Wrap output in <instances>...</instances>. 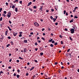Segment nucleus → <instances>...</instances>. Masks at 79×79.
I'll return each instance as SVG.
<instances>
[{
  "mask_svg": "<svg viewBox=\"0 0 79 79\" xmlns=\"http://www.w3.org/2000/svg\"><path fill=\"white\" fill-rule=\"evenodd\" d=\"M29 10H30V11H32V10L33 9H31V8H29Z\"/></svg>",
  "mask_w": 79,
  "mask_h": 79,
  "instance_id": "c756f323",
  "label": "nucleus"
},
{
  "mask_svg": "<svg viewBox=\"0 0 79 79\" xmlns=\"http://www.w3.org/2000/svg\"><path fill=\"white\" fill-rule=\"evenodd\" d=\"M12 61V59H10V60H9V62H11Z\"/></svg>",
  "mask_w": 79,
  "mask_h": 79,
  "instance_id": "09e8293b",
  "label": "nucleus"
},
{
  "mask_svg": "<svg viewBox=\"0 0 79 79\" xmlns=\"http://www.w3.org/2000/svg\"><path fill=\"white\" fill-rule=\"evenodd\" d=\"M70 50V49H69L67 51V52H69V51Z\"/></svg>",
  "mask_w": 79,
  "mask_h": 79,
  "instance_id": "3c124183",
  "label": "nucleus"
},
{
  "mask_svg": "<svg viewBox=\"0 0 79 79\" xmlns=\"http://www.w3.org/2000/svg\"><path fill=\"white\" fill-rule=\"evenodd\" d=\"M26 75L27 76L29 75V73H26Z\"/></svg>",
  "mask_w": 79,
  "mask_h": 79,
  "instance_id": "c03bdc74",
  "label": "nucleus"
},
{
  "mask_svg": "<svg viewBox=\"0 0 79 79\" xmlns=\"http://www.w3.org/2000/svg\"><path fill=\"white\" fill-rule=\"evenodd\" d=\"M11 55V54L10 53L9 54V56H10Z\"/></svg>",
  "mask_w": 79,
  "mask_h": 79,
  "instance_id": "338daca9",
  "label": "nucleus"
},
{
  "mask_svg": "<svg viewBox=\"0 0 79 79\" xmlns=\"http://www.w3.org/2000/svg\"><path fill=\"white\" fill-rule=\"evenodd\" d=\"M34 61H35V63H38V61L36 60H34Z\"/></svg>",
  "mask_w": 79,
  "mask_h": 79,
  "instance_id": "4be33fe9",
  "label": "nucleus"
},
{
  "mask_svg": "<svg viewBox=\"0 0 79 79\" xmlns=\"http://www.w3.org/2000/svg\"><path fill=\"white\" fill-rule=\"evenodd\" d=\"M19 59H20V60H23V58H22L21 57H19Z\"/></svg>",
  "mask_w": 79,
  "mask_h": 79,
  "instance_id": "7c9ffc66",
  "label": "nucleus"
},
{
  "mask_svg": "<svg viewBox=\"0 0 79 79\" xmlns=\"http://www.w3.org/2000/svg\"><path fill=\"white\" fill-rule=\"evenodd\" d=\"M53 22H55L56 21V19L55 18H53Z\"/></svg>",
  "mask_w": 79,
  "mask_h": 79,
  "instance_id": "6ab92c4d",
  "label": "nucleus"
},
{
  "mask_svg": "<svg viewBox=\"0 0 79 79\" xmlns=\"http://www.w3.org/2000/svg\"><path fill=\"white\" fill-rule=\"evenodd\" d=\"M55 24L56 25V26H57V25H58V23H55Z\"/></svg>",
  "mask_w": 79,
  "mask_h": 79,
  "instance_id": "052dcab7",
  "label": "nucleus"
},
{
  "mask_svg": "<svg viewBox=\"0 0 79 79\" xmlns=\"http://www.w3.org/2000/svg\"><path fill=\"white\" fill-rule=\"evenodd\" d=\"M34 25L35 26H39V25L38 23H37V22H35L34 23Z\"/></svg>",
  "mask_w": 79,
  "mask_h": 79,
  "instance_id": "39448f33",
  "label": "nucleus"
},
{
  "mask_svg": "<svg viewBox=\"0 0 79 79\" xmlns=\"http://www.w3.org/2000/svg\"><path fill=\"white\" fill-rule=\"evenodd\" d=\"M35 45H37V43H35Z\"/></svg>",
  "mask_w": 79,
  "mask_h": 79,
  "instance_id": "69168bd1",
  "label": "nucleus"
},
{
  "mask_svg": "<svg viewBox=\"0 0 79 79\" xmlns=\"http://www.w3.org/2000/svg\"><path fill=\"white\" fill-rule=\"evenodd\" d=\"M16 62L17 63H19V60H17V61H16Z\"/></svg>",
  "mask_w": 79,
  "mask_h": 79,
  "instance_id": "4d7b16f0",
  "label": "nucleus"
},
{
  "mask_svg": "<svg viewBox=\"0 0 79 79\" xmlns=\"http://www.w3.org/2000/svg\"><path fill=\"white\" fill-rule=\"evenodd\" d=\"M3 37H2V38H0V40H3Z\"/></svg>",
  "mask_w": 79,
  "mask_h": 79,
  "instance_id": "58836bf2",
  "label": "nucleus"
},
{
  "mask_svg": "<svg viewBox=\"0 0 79 79\" xmlns=\"http://www.w3.org/2000/svg\"><path fill=\"white\" fill-rule=\"evenodd\" d=\"M11 66H9L8 67L9 69H11Z\"/></svg>",
  "mask_w": 79,
  "mask_h": 79,
  "instance_id": "e2e57ef3",
  "label": "nucleus"
},
{
  "mask_svg": "<svg viewBox=\"0 0 79 79\" xmlns=\"http://www.w3.org/2000/svg\"><path fill=\"white\" fill-rule=\"evenodd\" d=\"M31 4H32V2H30L29 3H28L27 6H30V5H31Z\"/></svg>",
  "mask_w": 79,
  "mask_h": 79,
  "instance_id": "6e6552de",
  "label": "nucleus"
},
{
  "mask_svg": "<svg viewBox=\"0 0 79 79\" xmlns=\"http://www.w3.org/2000/svg\"><path fill=\"white\" fill-rule=\"evenodd\" d=\"M23 52H24V53H26V52H27V48H24V50H23Z\"/></svg>",
  "mask_w": 79,
  "mask_h": 79,
  "instance_id": "423d86ee",
  "label": "nucleus"
},
{
  "mask_svg": "<svg viewBox=\"0 0 79 79\" xmlns=\"http://www.w3.org/2000/svg\"><path fill=\"white\" fill-rule=\"evenodd\" d=\"M10 44H7L6 45V47H9V46H10Z\"/></svg>",
  "mask_w": 79,
  "mask_h": 79,
  "instance_id": "a878e982",
  "label": "nucleus"
},
{
  "mask_svg": "<svg viewBox=\"0 0 79 79\" xmlns=\"http://www.w3.org/2000/svg\"><path fill=\"white\" fill-rule=\"evenodd\" d=\"M14 76H16V73H15L14 74Z\"/></svg>",
  "mask_w": 79,
  "mask_h": 79,
  "instance_id": "13d9d810",
  "label": "nucleus"
},
{
  "mask_svg": "<svg viewBox=\"0 0 79 79\" xmlns=\"http://www.w3.org/2000/svg\"><path fill=\"white\" fill-rule=\"evenodd\" d=\"M74 18H76V19H77V18H78V17L77 16H75L74 17Z\"/></svg>",
  "mask_w": 79,
  "mask_h": 79,
  "instance_id": "c9c22d12",
  "label": "nucleus"
},
{
  "mask_svg": "<svg viewBox=\"0 0 79 79\" xmlns=\"http://www.w3.org/2000/svg\"><path fill=\"white\" fill-rule=\"evenodd\" d=\"M9 23L10 24H11V22L10 20L9 21Z\"/></svg>",
  "mask_w": 79,
  "mask_h": 79,
  "instance_id": "a18cd8bd",
  "label": "nucleus"
},
{
  "mask_svg": "<svg viewBox=\"0 0 79 79\" xmlns=\"http://www.w3.org/2000/svg\"><path fill=\"white\" fill-rule=\"evenodd\" d=\"M50 18L51 19H53V17L52 16H51Z\"/></svg>",
  "mask_w": 79,
  "mask_h": 79,
  "instance_id": "5fc2aeb1",
  "label": "nucleus"
},
{
  "mask_svg": "<svg viewBox=\"0 0 79 79\" xmlns=\"http://www.w3.org/2000/svg\"><path fill=\"white\" fill-rule=\"evenodd\" d=\"M2 8H0V13H1V12H2Z\"/></svg>",
  "mask_w": 79,
  "mask_h": 79,
  "instance_id": "473e14b6",
  "label": "nucleus"
},
{
  "mask_svg": "<svg viewBox=\"0 0 79 79\" xmlns=\"http://www.w3.org/2000/svg\"><path fill=\"white\" fill-rule=\"evenodd\" d=\"M7 34H8V31H6V33H5L6 35H7Z\"/></svg>",
  "mask_w": 79,
  "mask_h": 79,
  "instance_id": "b1692460",
  "label": "nucleus"
},
{
  "mask_svg": "<svg viewBox=\"0 0 79 79\" xmlns=\"http://www.w3.org/2000/svg\"><path fill=\"white\" fill-rule=\"evenodd\" d=\"M78 8V7H75V8H74V10H76Z\"/></svg>",
  "mask_w": 79,
  "mask_h": 79,
  "instance_id": "393cba45",
  "label": "nucleus"
},
{
  "mask_svg": "<svg viewBox=\"0 0 79 79\" xmlns=\"http://www.w3.org/2000/svg\"><path fill=\"white\" fill-rule=\"evenodd\" d=\"M51 11H52V12H53V11H54V9H51Z\"/></svg>",
  "mask_w": 79,
  "mask_h": 79,
  "instance_id": "e433bc0d",
  "label": "nucleus"
},
{
  "mask_svg": "<svg viewBox=\"0 0 79 79\" xmlns=\"http://www.w3.org/2000/svg\"><path fill=\"white\" fill-rule=\"evenodd\" d=\"M58 64L57 62H55V65H56V64Z\"/></svg>",
  "mask_w": 79,
  "mask_h": 79,
  "instance_id": "0e129e2a",
  "label": "nucleus"
},
{
  "mask_svg": "<svg viewBox=\"0 0 79 79\" xmlns=\"http://www.w3.org/2000/svg\"><path fill=\"white\" fill-rule=\"evenodd\" d=\"M17 34H18L17 33H15L13 34V35L14 36H16V35H17Z\"/></svg>",
  "mask_w": 79,
  "mask_h": 79,
  "instance_id": "0eeeda50",
  "label": "nucleus"
},
{
  "mask_svg": "<svg viewBox=\"0 0 79 79\" xmlns=\"http://www.w3.org/2000/svg\"><path fill=\"white\" fill-rule=\"evenodd\" d=\"M39 39H40V37H37V40H39Z\"/></svg>",
  "mask_w": 79,
  "mask_h": 79,
  "instance_id": "680f3d73",
  "label": "nucleus"
},
{
  "mask_svg": "<svg viewBox=\"0 0 79 79\" xmlns=\"http://www.w3.org/2000/svg\"><path fill=\"white\" fill-rule=\"evenodd\" d=\"M66 10H64V15H65V14H66Z\"/></svg>",
  "mask_w": 79,
  "mask_h": 79,
  "instance_id": "8fccbe9b",
  "label": "nucleus"
},
{
  "mask_svg": "<svg viewBox=\"0 0 79 79\" xmlns=\"http://www.w3.org/2000/svg\"><path fill=\"white\" fill-rule=\"evenodd\" d=\"M73 21H74V19H72L70 21V23H73Z\"/></svg>",
  "mask_w": 79,
  "mask_h": 79,
  "instance_id": "1a4fd4ad",
  "label": "nucleus"
},
{
  "mask_svg": "<svg viewBox=\"0 0 79 79\" xmlns=\"http://www.w3.org/2000/svg\"><path fill=\"white\" fill-rule=\"evenodd\" d=\"M70 31H71V34H74V29H73V28H72L70 30Z\"/></svg>",
  "mask_w": 79,
  "mask_h": 79,
  "instance_id": "f03ea898",
  "label": "nucleus"
},
{
  "mask_svg": "<svg viewBox=\"0 0 79 79\" xmlns=\"http://www.w3.org/2000/svg\"><path fill=\"white\" fill-rule=\"evenodd\" d=\"M59 37H60V38H62V36H61V35H59Z\"/></svg>",
  "mask_w": 79,
  "mask_h": 79,
  "instance_id": "6e6d98bb",
  "label": "nucleus"
},
{
  "mask_svg": "<svg viewBox=\"0 0 79 79\" xmlns=\"http://www.w3.org/2000/svg\"><path fill=\"white\" fill-rule=\"evenodd\" d=\"M10 44L11 45H13L14 43H13V41H11L10 42Z\"/></svg>",
  "mask_w": 79,
  "mask_h": 79,
  "instance_id": "9d476101",
  "label": "nucleus"
},
{
  "mask_svg": "<svg viewBox=\"0 0 79 79\" xmlns=\"http://www.w3.org/2000/svg\"><path fill=\"white\" fill-rule=\"evenodd\" d=\"M7 38L9 39H11V37H10V36H8Z\"/></svg>",
  "mask_w": 79,
  "mask_h": 79,
  "instance_id": "de8ad7c7",
  "label": "nucleus"
},
{
  "mask_svg": "<svg viewBox=\"0 0 79 79\" xmlns=\"http://www.w3.org/2000/svg\"><path fill=\"white\" fill-rule=\"evenodd\" d=\"M19 37H22V35L21 34H20L19 35Z\"/></svg>",
  "mask_w": 79,
  "mask_h": 79,
  "instance_id": "49530a36",
  "label": "nucleus"
},
{
  "mask_svg": "<svg viewBox=\"0 0 79 79\" xmlns=\"http://www.w3.org/2000/svg\"><path fill=\"white\" fill-rule=\"evenodd\" d=\"M1 36H2V37L3 38V39H4V36L3 35V34L1 35Z\"/></svg>",
  "mask_w": 79,
  "mask_h": 79,
  "instance_id": "4c0bfd02",
  "label": "nucleus"
},
{
  "mask_svg": "<svg viewBox=\"0 0 79 79\" xmlns=\"http://www.w3.org/2000/svg\"><path fill=\"white\" fill-rule=\"evenodd\" d=\"M3 13L4 14H6V11H3Z\"/></svg>",
  "mask_w": 79,
  "mask_h": 79,
  "instance_id": "bb28decb",
  "label": "nucleus"
},
{
  "mask_svg": "<svg viewBox=\"0 0 79 79\" xmlns=\"http://www.w3.org/2000/svg\"><path fill=\"white\" fill-rule=\"evenodd\" d=\"M48 30L49 31H50V30H51V29H50V28L48 27Z\"/></svg>",
  "mask_w": 79,
  "mask_h": 79,
  "instance_id": "603ef678",
  "label": "nucleus"
},
{
  "mask_svg": "<svg viewBox=\"0 0 79 79\" xmlns=\"http://www.w3.org/2000/svg\"><path fill=\"white\" fill-rule=\"evenodd\" d=\"M22 1H20L19 2V3H20V4H22Z\"/></svg>",
  "mask_w": 79,
  "mask_h": 79,
  "instance_id": "a19ab883",
  "label": "nucleus"
},
{
  "mask_svg": "<svg viewBox=\"0 0 79 79\" xmlns=\"http://www.w3.org/2000/svg\"><path fill=\"white\" fill-rule=\"evenodd\" d=\"M34 69V67H32L30 70V71H32V70H33V69Z\"/></svg>",
  "mask_w": 79,
  "mask_h": 79,
  "instance_id": "4468645a",
  "label": "nucleus"
},
{
  "mask_svg": "<svg viewBox=\"0 0 79 79\" xmlns=\"http://www.w3.org/2000/svg\"><path fill=\"white\" fill-rule=\"evenodd\" d=\"M7 27H8V29H9V31H12V29H11L10 28V27L8 26Z\"/></svg>",
  "mask_w": 79,
  "mask_h": 79,
  "instance_id": "f8f14e48",
  "label": "nucleus"
},
{
  "mask_svg": "<svg viewBox=\"0 0 79 79\" xmlns=\"http://www.w3.org/2000/svg\"><path fill=\"white\" fill-rule=\"evenodd\" d=\"M57 44H58V43L57 42H56L55 44H54V45H57Z\"/></svg>",
  "mask_w": 79,
  "mask_h": 79,
  "instance_id": "37998d69",
  "label": "nucleus"
},
{
  "mask_svg": "<svg viewBox=\"0 0 79 79\" xmlns=\"http://www.w3.org/2000/svg\"><path fill=\"white\" fill-rule=\"evenodd\" d=\"M0 73L1 74H2V73L3 74V71H1L0 72Z\"/></svg>",
  "mask_w": 79,
  "mask_h": 79,
  "instance_id": "bf43d9fd",
  "label": "nucleus"
},
{
  "mask_svg": "<svg viewBox=\"0 0 79 79\" xmlns=\"http://www.w3.org/2000/svg\"><path fill=\"white\" fill-rule=\"evenodd\" d=\"M44 30H45V28H43L42 29V31H44Z\"/></svg>",
  "mask_w": 79,
  "mask_h": 79,
  "instance_id": "774afa93",
  "label": "nucleus"
},
{
  "mask_svg": "<svg viewBox=\"0 0 79 79\" xmlns=\"http://www.w3.org/2000/svg\"><path fill=\"white\" fill-rule=\"evenodd\" d=\"M11 12H12V11H9L7 14L6 16L8 17V18H10L11 17Z\"/></svg>",
  "mask_w": 79,
  "mask_h": 79,
  "instance_id": "f257e3e1",
  "label": "nucleus"
},
{
  "mask_svg": "<svg viewBox=\"0 0 79 79\" xmlns=\"http://www.w3.org/2000/svg\"><path fill=\"white\" fill-rule=\"evenodd\" d=\"M69 39H70V40H71V41H72V40H73V39H72V38H71V37H69Z\"/></svg>",
  "mask_w": 79,
  "mask_h": 79,
  "instance_id": "cd10ccee",
  "label": "nucleus"
},
{
  "mask_svg": "<svg viewBox=\"0 0 79 79\" xmlns=\"http://www.w3.org/2000/svg\"><path fill=\"white\" fill-rule=\"evenodd\" d=\"M52 40H53V39H51L50 40H49V41L50 42H52Z\"/></svg>",
  "mask_w": 79,
  "mask_h": 79,
  "instance_id": "412c9836",
  "label": "nucleus"
},
{
  "mask_svg": "<svg viewBox=\"0 0 79 79\" xmlns=\"http://www.w3.org/2000/svg\"><path fill=\"white\" fill-rule=\"evenodd\" d=\"M17 73H19L20 72V70H19V69L17 70Z\"/></svg>",
  "mask_w": 79,
  "mask_h": 79,
  "instance_id": "72a5a7b5",
  "label": "nucleus"
},
{
  "mask_svg": "<svg viewBox=\"0 0 79 79\" xmlns=\"http://www.w3.org/2000/svg\"><path fill=\"white\" fill-rule=\"evenodd\" d=\"M2 15L4 16V17H5V16H6V15H5V14H2Z\"/></svg>",
  "mask_w": 79,
  "mask_h": 79,
  "instance_id": "ea45409f",
  "label": "nucleus"
},
{
  "mask_svg": "<svg viewBox=\"0 0 79 79\" xmlns=\"http://www.w3.org/2000/svg\"><path fill=\"white\" fill-rule=\"evenodd\" d=\"M15 11L16 12H18V8H17V7L15 8Z\"/></svg>",
  "mask_w": 79,
  "mask_h": 79,
  "instance_id": "9b49d317",
  "label": "nucleus"
},
{
  "mask_svg": "<svg viewBox=\"0 0 79 79\" xmlns=\"http://www.w3.org/2000/svg\"><path fill=\"white\" fill-rule=\"evenodd\" d=\"M37 42L38 43H40V42H41V41H40V40H38Z\"/></svg>",
  "mask_w": 79,
  "mask_h": 79,
  "instance_id": "2f4dec72",
  "label": "nucleus"
},
{
  "mask_svg": "<svg viewBox=\"0 0 79 79\" xmlns=\"http://www.w3.org/2000/svg\"><path fill=\"white\" fill-rule=\"evenodd\" d=\"M11 33H13V34H15V32H14V31H12L11 32H10Z\"/></svg>",
  "mask_w": 79,
  "mask_h": 79,
  "instance_id": "5701e85b",
  "label": "nucleus"
},
{
  "mask_svg": "<svg viewBox=\"0 0 79 79\" xmlns=\"http://www.w3.org/2000/svg\"><path fill=\"white\" fill-rule=\"evenodd\" d=\"M2 19H3V18L2 17H1L0 18V21H2Z\"/></svg>",
  "mask_w": 79,
  "mask_h": 79,
  "instance_id": "aec40b11",
  "label": "nucleus"
},
{
  "mask_svg": "<svg viewBox=\"0 0 79 79\" xmlns=\"http://www.w3.org/2000/svg\"><path fill=\"white\" fill-rule=\"evenodd\" d=\"M40 56H42L44 55V53L43 52H41L40 53Z\"/></svg>",
  "mask_w": 79,
  "mask_h": 79,
  "instance_id": "dca6fc26",
  "label": "nucleus"
},
{
  "mask_svg": "<svg viewBox=\"0 0 79 79\" xmlns=\"http://www.w3.org/2000/svg\"><path fill=\"white\" fill-rule=\"evenodd\" d=\"M41 39H42L43 40H45V38L43 37L41 38Z\"/></svg>",
  "mask_w": 79,
  "mask_h": 79,
  "instance_id": "f704fd0d",
  "label": "nucleus"
},
{
  "mask_svg": "<svg viewBox=\"0 0 79 79\" xmlns=\"http://www.w3.org/2000/svg\"><path fill=\"white\" fill-rule=\"evenodd\" d=\"M43 7H44L43 6H40V11H43Z\"/></svg>",
  "mask_w": 79,
  "mask_h": 79,
  "instance_id": "20e7f679",
  "label": "nucleus"
},
{
  "mask_svg": "<svg viewBox=\"0 0 79 79\" xmlns=\"http://www.w3.org/2000/svg\"><path fill=\"white\" fill-rule=\"evenodd\" d=\"M52 44H54V43H55V41L54 40H52Z\"/></svg>",
  "mask_w": 79,
  "mask_h": 79,
  "instance_id": "79ce46f5",
  "label": "nucleus"
},
{
  "mask_svg": "<svg viewBox=\"0 0 79 79\" xmlns=\"http://www.w3.org/2000/svg\"><path fill=\"white\" fill-rule=\"evenodd\" d=\"M73 29H75L74 31H77V27L76 26H73Z\"/></svg>",
  "mask_w": 79,
  "mask_h": 79,
  "instance_id": "7ed1b4c3",
  "label": "nucleus"
},
{
  "mask_svg": "<svg viewBox=\"0 0 79 79\" xmlns=\"http://www.w3.org/2000/svg\"><path fill=\"white\" fill-rule=\"evenodd\" d=\"M33 8L34 9H36V8H37V6H33Z\"/></svg>",
  "mask_w": 79,
  "mask_h": 79,
  "instance_id": "f3484780",
  "label": "nucleus"
},
{
  "mask_svg": "<svg viewBox=\"0 0 79 79\" xmlns=\"http://www.w3.org/2000/svg\"><path fill=\"white\" fill-rule=\"evenodd\" d=\"M50 46L51 47H53V45L52 44H51Z\"/></svg>",
  "mask_w": 79,
  "mask_h": 79,
  "instance_id": "a211bd4d",
  "label": "nucleus"
},
{
  "mask_svg": "<svg viewBox=\"0 0 79 79\" xmlns=\"http://www.w3.org/2000/svg\"><path fill=\"white\" fill-rule=\"evenodd\" d=\"M24 43H27V40H24Z\"/></svg>",
  "mask_w": 79,
  "mask_h": 79,
  "instance_id": "ddd939ff",
  "label": "nucleus"
},
{
  "mask_svg": "<svg viewBox=\"0 0 79 79\" xmlns=\"http://www.w3.org/2000/svg\"><path fill=\"white\" fill-rule=\"evenodd\" d=\"M19 75L17 74V77L18 79H19Z\"/></svg>",
  "mask_w": 79,
  "mask_h": 79,
  "instance_id": "2eb2a0df",
  "label": "nucleus"
},
{
  "mask_svg": "<svg viewBox=\"0 0 79 79\" xmlns=\"http://www.w3.org/2000/svg\"><path fill=\"white\" fill-rule=\"evenodd\" d=\"M12 8H13V9H14V8H15V5H14L13 6H12Z\"/></svg>",
  "mask_w": 79,
  "mask_h": 79,
  "instance_id": "c85d7f7f",
  "label": "nucleus"
},
{
  "mask_svg": "<svg viewBox=\"0 0 79 79\" xmlns=\"http://www.w3.org/2000/svg\"><path fill=\"white\" fill-rule=\"evenodd\" d=\"M6 6H8V3L7 2H6Z\"/></svg>",
  "mask_w": 79,
  "mask_h": 79,
  "instance_id": "864d4df0",
  "label": "nucleus"
}]
</instances>
